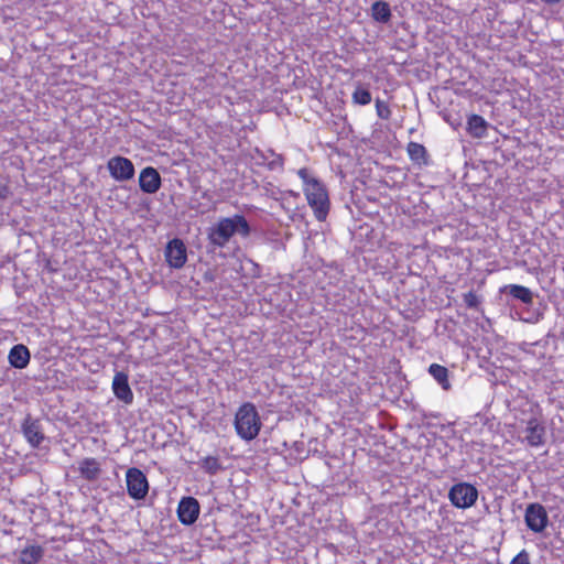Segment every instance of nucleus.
Segmentation results:
<instances>
[{"label":"nucleus","instance_id":"1","mask_svg":"<svg viewBox=\"0 0 564 564\" xmlns=\"http://www.w3.org/2000/svg\"><path fill=\"white\" fill-rule=\"evenodd\" d=\"M236 234L243 238L251 234V227L246 217L239 214L232 217L220 218L218 223L209 229L208 240L214 248H223Z\"/></svg>","mask_w":564,"mask_h":564},{"label":"nucleus","instance_id":"2","mask_svg":"<svg viewBox=\"0 0 564 564\" xmlns=\"http://www.w3.org/2000/svg\"><path fill=\"white\" fill-rule=\"evenodd\" d=\"M262 426L259 413L254 404L243 403L235 415V429L237 434L245 441L254 440Z\"/></svg>","mask_w":564,"mask_h":564},{"label":"nucleus","instance_id":"3","mask_svg":"<svg viewBox=\"0 0 564 564\" xmlns=\"http://www.w3.org/2000/svg\"><path fill=\"white\" fill-rule=\"evenodd\" d=\"M304 193L316 219L325 220L329 212V199L325 186L319 181H313L308 187H304Z\"/></svg>","mask_w":564,"mask_h":564},{"label":"nucleus","instance_id":"4","mask_svg":"<svg viewBox=\"0 0 564 564\" xmlns=\"http://www.w3.org/2000/svg\"><path fill=\"white\" fill-rule=\"evenodd\" d=\"M448 498L456 508L467 509L476 503L478 490L469 482H458L449 489Z\"/></svg>","mask_w":564,"mask_h":564},{"label":"nucleus","instance_id":"5","mask_svg":"<svg viewBox=\"0 0 564 564\" xmlns=\"http://www.w3.org/2000/svg\"><path fill=\"white\" fill-rule=\"evenodd\" d=\"M128 495L134 500H142L149 492V481L142 470L131 467L126 473Z\"/></svg>","mask_w":564,"mask_h":564},{"label":"nucleus","instance_id":"6","mask_svg":"<svg viewBox=\"0 0 564 564\" xmlns=\"http://www.w3.org/2000/svg\"><path fill=\"white\" fill-rule=\"evenodd\" d=\"M524 522L530 531L544 532L550 523L545 507L539 502L529 503L524 511Z\"/></svg>","mask_w":564,"mask_h":564},{"label":"nucleus","instance_id":"7","mask_svg":"<svg viewBox=\"0 0 564 564\" xmlns=\"http://www.w3.org/2000/svg\"><path fill=\"white\" fill-rule=\"evenodd\" d=\"M165 260L173 269H182L187 261V248L180 238L170 240L165 247Z\"/></svg>","mask_w":564,"mask_h":564},{"label":"nucleus","instance_id":"8","mask_svg":"<svg viewBox=\"0 0 564 564\" xmlns=\"http://www.w3.org/2000/svg\"><path fill=\"white\" fill-rule=\"evenodd\" d=\"M177 518L178 521L184 525L194 524L200 513V505L198 500L192 496L183 497L177 506Z\"/></svg>","mask_w":564,"mask_h":564},{"label":"nucleus","instance_id":"9","mask_svg":"<svg viewBox=\"0 0 564 564\" xmlns=\"http://www.w3.org/2000/svg\"><path fill=\"white\" fill-rule=\"evenodd\" d=\"M107 169L111 177L118 182L131 180L135 172L131 160L120 155L111 158L107 163Z\"/></svg>","mask_w":564,"mask_h":564},{"label":"nucleus","instance_id":"10","mask_svg":"<svg viewBox=\"0 0 564 564\" xmlns=\"http://www.w3.org/2000/svg\"><path fill=\"white\" fill-rule=\"evenodd\" d=\"M22 432L29 444L36 448L44 441V432L40 420L28 414L21 425Z\"/></svg>","mask_w":564,"mask_h":564},{"label":"nucleus","instance_id":"11","mask_svg":"<svg viewBox=\"0 0 564 564\" xmlns=\"http://www.w3.org/2000/svg\"><path fill=\"white\" fill-rule=\"evenodd\" d=\"M111 388L113 394L119 401L124 404H131L133 402V392L129 384V376L126 372H116Z\"/></svg>","mask_w":564,"mask_h":564},{"label":"nucleus","instance_id":"12","mask_svg":"<svg viewBox=\"0 0 564 564\" xmlns=\"http://www.w3.org/2000/svg\"><path fill=\"white\" fill-rule=\"evenodd\" d=\"M162 185V178L156 169L144 167L139 175V186L143 193L154 194Z\"/></svg>","mask_w":564,"mask_h":564},{"label":"nucleus","instance_id":"13","mask_svg":"<svg viewBox=\"0 0 564 564\" xmlns=\"http://www.w3.org/2000/svg\"><path fill=\"white\" fill-rule=\"evenodd\" d=\"M499 292L511 296L512 300H517L525 305L533 303V293L529 288L519 284H507L500 288Z\"/></svg>","mask_w":564,"mask_h":564},{"label":"nucleus","instance_id":"14","mask_svg":"<svg viewBox=\"0 0 564 564\" xmlns=\"http://www.w3.org/2000/svg\"><path fill=\"white\" fill-rule=\"evenodd\" d=\"M545 427L538 419H530L525 427V440L529 445L538 447L544 444Z\"/></svg>","mask_w":564,"mask_h":564},{"label":"nucleus","instance_id":"15","mask_svg":"<svg viewBox=\"0 0 564 564\" xmlns=\"http://www.w3.org/2000/svg\"><path fill=\"white\" fill-rule=\"evenodd\" d=\"M31 354L23 344L14 345L8 356L9 364L15 369H24L30 364Z\"/></svg>","mask_w":564,"mask_h":564},{"label":"nucleus","instance_id":"16","mask_svg":"<svg viewBox=\"0 0 564 564\" xmlns=\"http://www.w3.org/2000/svg\"><path fill=\"white\" fill-rule=\"evenodd\" d=\"M78 470L80 476L88 480H97L101 474L100 464L95 458H85L79 463Z\"/></svg>","mask_w":564,"mask_h":564},{"label":"nucleus","instance_id":"17","mask_svg":"<svg viewBox=\"0 0 564 564\" xmlns=\"http://www.w3.org/2000/svg\"><path fill=\"white\" fill-rule=\"evenodd\" d=\"M489 123L479 115H471L467 121V131L474 138H484Z\"/></svg>","mask_w":564,"mask_h":564},{"label":"nucleus","instance_id":"18","mask_svg":"<svg viewBox=\"0 0 564 564\" xmlns=\"http://www.w3.org/2000/svg\"><path fill=\"white\" fill-rule=\"evenodd\" d=\"M408 154L411 161L417 165H427L430 158L425 147L417 142H410L408 144Z\"/></svg>","mask_w":564,"mask_h":564},{"label":"nucleus","instance_id":"19","mask_svg":"<svg viewBox=\"0 0 564 564\" xmlns=\"http://www.w3.org/2000/svg\"><path fill=\"white\" fill-rule=\"evenodd\" d=\"M371 17L379 23H388L392 17L390 4L383 0L375 1L371 6Z\"/></svg>","mask_w":564,"mask_h":564},{"label":"nucleus","instance_id":"20","mask_svg":"<svg viewBox=\"0 0 564 564\" xmlns=\"http://www.w3.org/2000/svg\"><path fill=\"white\" fill-rule=\"evenodd\" d=\"M429 373L444 390L448 391L451 389L452 386L448 379L449 371L446 367L438 364H432L429 367Z\"/></svg>","mask_w":564,"mask_h":564},{"label":"nucleus","instance_id":"21","mask_svg":"<svg viewBox=\"0 0 564 564\" xmlns=\"http://www.w3.org/2000/svg\"><path fill=\"white\" fill-rule=\"evenodd\" d=\"M43 549L40 545H31L23 549L19 561L21 564H36L43 556Z\"/></svg>","mask_w":564,"mask_h":564},{"label":"nucleus","instance_id":"22","mask_svg":"<svg viewBox=\"0 0 564 564\" xmlns=\"http://www.w3.org/2000/svg\"><path fill=\"white\" fill-rule=\"evenodd\" d=\"M200 468L209 474V475H216L219 470L223 469V466L218 459V457L215 456H206L199 462Z\"/></svg>","mask_w":564,"mask_h":564},{"label":"nucleus","instance_id":"23","mask_svg":"<svg viewBox=\"0 0 564 564\" xmlns=\"http://www.w3.org/2000/svg\"><path fill=\"white\" fill-rule=\"evenodd\" d=\"M352 101L357 105L366 106L371 102V93L364 87H357L352 93Z\"/></svg>","mask_w":564,"mask_h":564},{"label":"nucleus","instance_id":"24","mask_svg":"<svg viewBox=\"0 0 564 564\" xmlns=\"http://www.w3.org/2000/svg\"><path fill=\"white\" fill-rule=\"evenodd\" d=\"M376 111L378 117L384 120L389 119L391 116L389 105L380 99L376 100Z\"/></svg>","mask_w":564,"mask_h":564},{"label":"nucleus","instance_id":"25","mask_svg":"<svg viewBox=\"0 0 564 564\" xmlns=\"http://www.w3.org/2000/svg\"><path fill=\"white\" fill-rule=\"evenodd\" d=\"M510 564H531L530 555L527 550L519 552L510 562Z\"/></svg>","mask_w":564,"mask_h":564},{"label":"nucleus","instance_id":"26","mask_svg":"<svg viewBox=\"0 0 564 564\" xmlns=\"http://www.w3.org/2000/svg\"><path fill=\"white\" fill-rule=\"evenodd\" d=\"M464 302L469 308H476L479 305L478 296L471 291L464 294Z\"/></svg>","mask_w":564,"mask_h":564},{"label":"nucleus","instance_id":"27","mask_svg":"<svg viewBox=\"0 0 564 564\" xmlns=\"http://www.w3.org/2000/svg\"><path fill=\"white\" fill-rule=\"evenodd\" d=\"M300 178L303 181L304 183V187H308V185L313 182V181H318L317 178L311 176L310 172L307 169L303 167V169H300L299 172H297Z\"/></svg>","mask_w":564,"mask_h":564},{"label":"nucleus","instance_id":"28","mask_svg":"<svg viewBox=\"0 0 564 564\" xmlns=\"http://www.w3.org/2000/svg\"><path fill=\"white\" fill-rule=\"evenodd\" d=\"M283 156L281 154L274 155V159L268 164L270 170L283 166Z\"/></svg>","mask_w":564,"mask_h":564},{"label":"nucleus","instance_id":"29","mask_svg":"<svg viewBox=\"0 0 564 564\" xmlns=\"http://www.w3.org/2000/svg\"><path fill=\"white\" fill-rule=\"evenodd\" d=\"M10 194V189L7 185L0 183V199H4Z\"/></svg>","mask_w":564,"mask_h":564},{"label":"nucleus","instance_id":"30","mask_svg":"<svg viewBox=\"0 0 564 564\" xmlns=\"http://www.w3.org/2000/svg\"><path fill=\"white\" fill-rule=\"evenodd\" d=\"M204 281H205V282H213V281H214V275H213V273H210V272H206V273L204 274Z\"/></svg>","mask_w":564,"mask_h":564},{"label":"nucleus","instance_id":"31","mask_svg":"<svg viewBox=\"0 0 564 564\" xmlns=\"http://www.w3.org/2000/svg\"><path fill=\"white\" fill-rule=\"evenodd\" d=\"M542 2L546 3V4H556L558 3L561 0H541Z\"/></svg>","mask_w":564,"mask_h":564}]
</instances>
